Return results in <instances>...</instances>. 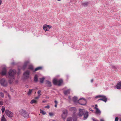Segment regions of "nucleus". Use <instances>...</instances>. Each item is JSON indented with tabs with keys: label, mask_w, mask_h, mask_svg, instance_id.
<instances>
[{
	"label": "nucleus",
	"mask_w": 121,
	"mask_h": 121,
	"mask_svg": "<svg viewBox=\"0 0 121 121\" xmlns=\"http://www.w3.org/2000/svg\"><path fill=\"white\" fill-rule=\"evenodd\" d=\"M79 112L78 113V115L79 117H81L83 115V119L84 120L86 119L88 116V112L86 111L85 109H83L80 108L79 109Z\"/></svg>",
	"instance_id": "1"
},
{
	"label": "nucleus",
	"mask_w": 121,
	"mask_h": 121,
	"mask_svg": "<svg viewBox=\"0 0 121 121\" xmlns=\"http://www.w3.org/2000/svg\"><path fill=\"white\" fill-rule=\"evenodd\" d=\"M16 71L15 69L10 70L9 72V78L10 80H9V82L10 84H11L13 81V80L14 79V77L15 75L16 74Z\"/></svg>",
	"instance_id": "2"
},
{
	"label": "nucleus",
	"mask_w": 121,
	"mask_h": 121,
	"mask_svg": "<svg viewBox=\"0 0 121 121\" xmlns=\"http://www.w3.org/2000/svg\"><path fill=\"white\" fill-rule=\"evenodd\" d=\"M21 115L25 118L29 117V114L24 110L22 109L20 111Z\"/></svg>",
	"instance_id": "3"
},
{
	"label": "nucleus",
	"mask_w": 121,
	"mask_h": 121,
	"mask_svg": "<svg viewBox=\"0 0 121 121\" xmlns=\"http://www.w3.org/2000/svg\"><path fill=\"white\" fill-rule=\"evenodd\" d=\"M78 102L81 105H85L86 103V99L84 98H80Z\"/></svg>",
	"instance_id": "4"
},
{
	"label": "nucleus",
	"mask_w": 121,
	"mask_h": 121,
	"mask_svg": "<svg viewBox=\"0 0 121 121\" xmlns=\"http://www.w3.org/2000/svg\"><path fill=\"white\" fill-rule=\"evenodd\" d=\"M68 114V111L66 109H65L63 110V113L61 114V116L65 120V118L66 117Z\"/></svg>",
	"instance_id": "5"
},
{
	"label": "nucleus",
	"mask_w": 121,
	"mask_h": 121,
	"mask_svg": "<svg viewBox=\"0 0 121 121\" xmlns=\"http://www.w3.org/2000/svg\"><path fill=\"white\" fill-rule=\"evenodd\" d=\"M0 83L2 86H6L7 84V82L5 79L3 78L0 80Z\"/></svg>",
	"instance_id": "6"
},
{
	"label": "nucleus",
	"mask_w": 121,
	"mask_h": 121,
	"mask_svg": "<svg viewBox=\"0 0 121 121\" xmlns=\"http://www.w3.org/2000/svg\"><path fill=\"white\" fill-rule=\"evenodd\" d=\"M52 27V26L47 25H45L43 27V29L45 31H49V29Z\"/></svg>",
	"instance_id": "7"
},
{
	"label": "nucleus",
	"mask_w": 121,
	"mask_h": 121,
	"mask_svg": "<svg viewBox=\"0 0 121 121\" xmlns=\"http://www.w3.org/2000/svg\"><path fill=\"white\" fill-rule=\"evenodd\" d=\"M30 73V71L28 70H27L23 73V76L25 78L27 79L29 78Z\"/></svg>",
	"instance_id": "8"
},
{
	"label": "nucleus",
	"mask_w": 121,
	"mask_h": 121,
	"mask_svg": "<svg viewBox=\"0 0 121 121\" xmlns=\"http://www.w3.org/2000/svg\"><path fill=\"white\" fill-rule=\"evenodd\" d=\"M5 113L9 117H11L13 116V113L8 110H5Z\"/></svg>",
	"instance_id": "9"
},
{
	"label": "nucleus",
	"mask_w": 121,
	"mask_h": 121,
	"mask_svg": "<svg viewBox=\"0 0 121 121\" xmlns=\"http://www.w3.org/2000/svg\"><path fill=\"white\" fill-rule=\"evenodd\" d=\"M100 100L106 103L107 101V98L106 96L102 95L101 98L98 100V101Z\"/></svg>",
	"instance_id": "10"
},
{
	"label": "nucleus",
	"mask_w": 121,
	"mask_h": 121,
	"mask_svg": "<svg viewBox=\"0 0 121 121\" xmlns=\"http://www.w3.org/2000/svg\"><path fill=\"white\" fill-rule=\"evenodd\" d=\"M69 110L70 111L74 113L76 112V109L75 107H72L69 108Z\"/></svg>",
	"instance_id": "11"
},
{
	"label": "nucleus",
	"mask_w": 121,
	"mask_h": 121,
	"mask_svg": "<svg viewBox=\"0 0 121 121\" xmlns=\"http://www.w3.org/2000/svg\"><path fill=\"white\" fill-rule=\"evenodd\" d=\"M116 88L118 89H121V81H120L115 86Z\"/></svg>",
	"instance_id": "12"
},
{
	"label": "nucleus",
	"mask_w": 121,
	"mask_h": 121,
	"mask_svg": "<svg viewBox=\"0 0 121 121\" xmlns=\"http://www.w3.org/2000/svg\"><path fill=\"white\" fill-rule=\"evenodd\" d=\"M94 108L96 109L95 112L97 114L100 115L101 113L100 110L97 107H95Z\"/></svg>",
	"instance_id": "13"
},
{
	"label": "nucleus",
	"mask_w": 121,
	"mask_h": 121,
	"mask_svg": "<svg viewBox=\"0 0 121 121\" xmlns=\"http://www.w3.org/2000/svg\"><path fill=\"white\" fill-rule=\"evenodd\" d=\"M6 69L4 67L3 69L2 70L1 72V74L4 75L6 74Z\"/></svg>",
	"instance_id": "14"
},
{
	"label": "nucleus",
	"mask_w": 121,
	"mask_h": 121,
	"mask_svg": "<svg viewBox=\"0 0 121 121\" xmlns=\"http://www.w3.org/2000/svg\"><path fill=\"white\" fill-rule=\"evenodd\" d=\"M29 62L28 61H26L25 62V63L24 64L23 66V69L24 70L28 64V63Z\"/></svg>",
	"instance_id": "15"
},
{
	"label": "nucleus",
	"mask_w": 121,
	"mask_h": 121,
	"mask_svg": "<svg viewBox=\"0 0 121 121\" xmlns=\"http://www.w3.org/2000/svg\"><path fill=\"white\" fill-rule=\"evenodd\" d=\"M73 101L74 102V103H78V100H77V97L74 96L73 98Z\"/></svg>",
	"instance_id": "16"
},
{
	"label": "nucleus",
	"mask_w": 121,
	"mask_h": 121,
	"mask_svg": "<svg viewBox=\"0 0 121 121\" xmlns=\"http://www.w3.org/2000/svg\"><path fill=\"white\" fill-rule=\"evenodd\" d=\"M53 84L54 85H57L58 84V80L56 78H55L53 79Z\"/></svg>",
	"instance_id": "17"
},
{
	"label": "nucleus",
	"mask_w": 121,
	"mask_h": 121,
	"mask_svg": "<svg viewBox=\"0 0 121 121\" xmlns=\"http://www.w3.org/2000/svg\"><path fill=\"white\" fill-rule=\"evenodd\" d=\"M63 80L61 79H60L58 80L57 85L58 86H60L61 84L63 82Z\"/></svg>",
	"instance_id": "18"
},
{
	"label": "nucleus",
	"mask_w": 121,
	"mask_h": 121,
	"mask_svg": "<svg viewBox=\"0 0 121 121\" xmlns=\"http://www.w3.org/2000/svg\"><path fill=\"white\" fill-rule=\"evenodd\" d=\"M70 90L69 89L65 91H64V94L65 95H67L68 94H69L70 93Z\"/></svg>",
	"instance_id": "19"
},
{
	"label": "nucleus",
	"mask_w": 121,
	"mask_h": 121,
	"mask_svg": "<svg viewBox=\"0 0 121 121\" xmlns=\"http://www.w3.org/2000/svg\"><path fill=\"white\" fill-rule=\"evenodd\" d=\"M46 83L48 84L47 86H48L51 87L52 86L51 83L50 81H46Z\"/></svg>",
	"instance_id": "20"
},
{
	"label": "nucleus",
	"mask_w": 121,
	"mask_h": 121,
	"mask_svg": "<svg viewBox=\"0 0 121 121\" xmlns=\"http://www.w3.org/2000/svg\"><path fill=\"white\" fill-rule=\"evenodd\" d=\"M88 2H85L82 3V5L84 7H86L88 5Z\"/></svg>",
	"instance_id": "21"
},
{
	"label": "nucleus",
	"mask_w": 121,
	"mask_h": 121,
	"mask_svg": "<svg viewBox=\"0 0 121 121\" xmlns=\"http://www.w3.org/2000/svg\"><path fill=\"white\" fill-rule=\"evenodd\" d=\"M37 103V101L34 99L32 100L30 102V103L31 104H32L34 103Z\"/></svg>",
	"instance_id": "22"
},
{
	"label": "nucleus",
	"mask_w": 121,
	"mask_h": 121,
	"mask_svg": "<svg viewBox=\"0 0 121 121\" xmlns=\"http://www.w3.org/2000/svg\"><path fill=\"white\" fill-rule=\"evenodd\" d=\"M40 113H41L43 115H45L46 114V112H45L43 111V110H42L41 109H40Z\"/></svg>",
	"instance_id": "23"
},
{
	"label": "nucleus",
	"mask_w": 121,
	"mask_h": 121,
	"mask_svg": "<svg viewBox=\"0 0 121 121\" xmlns=\"http://www.w3.org/2000/svg\"><path fill=\"white\" fill-rule=\"evenodd\" d=\"M42 68V67H39L36 68L35 70V71H36L38 70L41 69Z\"/></svg>",
	"instance_id": "24"
},
{
	"label": "nucleus",
	"mask_w": 121,
	"mask_h": 121,
	"mask_svg": "<svg viewBox=\"0 0 121 121\" xmlns=\"http://www.w3.org/2000/svg\"><path fill=\"white\" fill-rule=\"evenodd\" d=\"M33 90V89H30L29 91L27 93V94L28 95H30L32 91Z\"/></svg>",
	"instance_id": "25"
},
{
	"label": "nucleus",
	"mask_w": 121,
	"mask_h": 121,
	"mask_svg": "<svg viewBox=\"0 0 121 121\" xmlns=\"http://www.w3.org/2000/svg\"><path fill=\"white\" fill-rule=\"evenodd\" d=\"M34 81L36 82L38 81L37 76V75H36L34 78Z\"/></svg>",
	"instance_id": "26"
},
{
	"label": "nucleus",
	"mask_w": 121,
	"mask_h": 121,
	"mask_svg": "<svg viewBox=\"0 0 121 121\" xmlns=\"http://www.w3.org/2000/svg\"><path fill=\"white\" fill-rule=\"evenodd\" d=\"M112 68L113 69H115L117 68L118 67L117 66H115L114 65H112L111 66Z\"/></svg>",
	"instance_id": "27"
},
{
	"label": "nucleus",
	"mask_w": 121,
	"mask_h": 121,
	"mask_svg": "<svg viewBox=\"0 0 121 121\" xmlns=\"http://www.w3.org/2000/svg\"><path fill=\"white\" fill-rule=\"evenodd\" d=\"M4 94L1 92H0V97L3 98L4 97Z\"/></svg>",
	"instance_id": "28"
},
{
	"label": "nucleus",
	"mask_w": 121,
	"mask_h": 121,
	"mask_svg": "<svg viewBox=\"0 0 121 121\" xmlns=\"http://www.w3.org/2000/svg\"><path fill=\"white\" fill-rule=\"evenodd\" d=\"M44 79V78H40V82L41 83H43Z\"/></svg>",
	"instance_id": "29"
},
{
	"label": "nucleus",
	"mask_w": 121,
	"mask_h": 121,
	"mask_svg": "<svg viewBox=\"0 0 121 121\" xmlns=\"http://www.w3.org/2000/svg\"><path fill=\"white\" fill-rule=\"evenodd\" d=\"M5 108L4 106H2V109H1V110L2 112L3 113L5 111Z\"/></svg>",
	"instance_id": "30"
},
{
	"label": "nucleus",
	"mask_w": 121,
	"mask_h": 121,
	"mask_svg": "<svg viewBox=\"0 0 121 121\" xmlns=\"http://www.w3.org/2000/svg\"><path fill=\"white\" fill-rule=\"evenodd\" d=\"M72 117H70L68 118L66 121H72Z\"/></svg>",
	"instance_id": "31"
},
{
	"label": "nucleus",
	"mask_w": 121,
	"mask_h": 121,
	"mask_svg": "<svg viewBox=\"0 0 121 121\" xmlns=\"http://www.w3.org/2000/svg\"><path fill=\"white\" fill-rule=\"evenodd\" d=\"M29 69H30L32 70H33V67L31 65L29 66Z\"/></svg>",
	"instance_id": "32"
},
{
	"label": "nucleus",
	"mask_w": 121,
	"mask_h": 121,
	"mask_svg": "<svg viewBox=\"0 0 121 121\" xmlns=\"http://www.w3.org/2000/svg\"><path fill=\"white\" fill-rule=\"evenodd\" d=\"M102 95H99L96 96L95 98H101L102 96Z\"/></svg>",
	"instance_id": "33"
},
{
	"label": "nucleus",
	"mask_w": 121,
	"mask_h": 121,
	"mask_svg": "<svg viewBox=\"0 0 121 121\" xmlns=\"http://www.w3.org/2000/svg\"><path fill=\"white\" fill-rule=\"evenodd\" d=\"M49 114L50 116H52L54 115V114L52 112L49 113Z\"/></svg>",
	"instance_id": "34"
},
{
	"label": "nucleus",
	"mask_w": 121,
	"mask_h": 121,
	"mask_svg": "<svg viewBox=\"0 0 121 121\" xmlns=\"http://www.w3.org/2000/svg\"><path fill=\"white\" fill-rule=\"evenodd\" d=\"M8 94V97L9 99H11V97L10 95L8 93H7Z\"/></svg>",
	"instance_id": "35"
},
{
	"label": "nucleus",
	"mask_w": 121,
	"mask_h": 121,
	"mask_svg": "<svg viewBox=\"0 0 121 121\" xmlns=\"http://www.w3.org/2000/svg\"><path fill=\"white\" fill-rule=\"evenodd\" d=\"M92 119L93 120V121H99L98 120H97L96 119H95L94 118H92Z\"/></svg>",
	"instance_id": "36"
},
{
	"label": "nucleus",
	"mask_w": 121,
	"mask_h": 121,
	"mask_svg": "<svg viewBox=\"0 0 121 121\" xmlns=\"http://www.w3.org/2000/svg\"><path fill=\"white\" fill-rule=\"evenodd\" d=\"M3 102L2 101H0V106L3 105Z\"/></svg>",
	"instance_id": "37"
},
{
	"label": "nucleus",
	"mask_w": 121,
	"mask_h": 121,
	"mask_svg": "<svg viewBox=\"0 0 121 121\" xmlns=\"http://www.w3.org/2000/svg\"><path fill=\"white\" fill-rule=\"evenodd\" d=\"M41 92V91L40 90H39L38 91L37 93H38V94H39V95H40V94H40Z\"/></svg>",
	"instance_id": "38"
},
{
	"label": "nucleus",
	"mask_w": 121,
	"mask_h": 121,
	"mask_svg": "<svg viewBox=\"0 0 121 121\" xmlns=\"http://www.w3.org/2000/svg\"><path fill=\"white\" fill-rule=\"evenodd\" d=\"M41 95V94H40V95H38V96H37V97H36L35 98V99H38L39 98L40 96V95Z\"/></svg>",
	"instance_id": "39"
},
{
	"label": "nucleus",
	"mask_w": 121,
	"mask_h": 121,
	"mask_svg": "<svg viewBox=\"0 0 121 121\" xmlns=\"http://www.w3.org/2000/svg\"><path fill=\"white\" fill-rule=\"evenodd\" d=\"M118 117H116L115 120V121H118Z\"/></svg>",
	"instance_id": "40"
},
{
	"label": "nucleus",
	"mask_w": 121,
	"mask_h": 121,
	"mask_svg": "<svg viewBox=\"0 0 121 121\" xmlns=\"http://www.w3.org/2000/svg\"><path fill=\"white\" fill-rule=\"evenodd\" d=\"M45 108H50V106L49 105H47L45 107Z\"/></svg>",
	"instance_id": "41"
},
{
	"label": "nucleus",
	"mask_w": 121,
	"mask_h": 121,
	"mask_svg": "<svg viewBox=\"0 0 121 121\" xmlns=\"http://www.w3.org/2000/svg\"><path fill=\"white\" fill-rule=\"evenodd\" d=\"M55 103V104H57V102L56 100H55L54 101Z\"/></svg>",
	"instance_id": "42"
},
{
	"label": "nucleus",
	"mask_w": 121,
	"mask_h": 121,
	"mask_svg": "<svg viewBox=\"0 0 121 121\" xmlns=\"http://www.w3.org/2000/svg\"><path fill=\"white\" fill-rule=\"evenodd\" d=\"M73 121H77V119L76 118H74V119H73Z\"/></svg>",
	"instance_id": "43"
},
{
	"label": "nucleus",
	"mask_w": 121,
	"mask_h": 121,
	"mask_svg": "<svg viewBox=\"0 0 121 121\" xmlns=\"http://www.w3.org/2000/svg\"><path fill=\"white\" fill-rule=\"evenodd\" d=\"M100 121H104V120L103 119H101L100 120Z\"/></svg>",
	"instance_id": "44"
},
{
	"label": "nucleus",
	"mask_w": 121,
	"mask_h": 121,
	"mask_svg": "<svg viewBox=\"0 0 121 121\" xmlns=\"http://www.w3.org/2000/svg\"><path fill=\"white\" fill-rule=\"evenodd\" d=\"M89 110L91 111L92 112H93L94 111L91 108H90L89 109Z\"/></svg>",
	"instance_id": "45"
},
{
	"label": "nucleus",
	"mask_w": 121,
	"mask_h": 121,
	"mask_svg": "<svg viewBox=\"0 0 121 121\" xmlns=\"http://www.w3.org/2000/svg\"><path fill=\"white\" fill-rule=\"evenodd\" d=\"M2 3V1L1 0H0V5Z\"/></svg>",
	"instance_id": "46"
},
{
	"label": "nucleus",
	"mask_w": 121,
	"mask_h": 121,
	"mask_svg": "<svg viewBox=\"0 0 121 121\" xmlns=\"http://www.w3.org/2000/svg\"><path fill=\"white\" fill-rule=\"evenodd\" d=\"M57 104H55V107L56 108L57 107Z\"/></svg>",
	"instance_id": "47"
},
{
	"label": "nucleus",
	"mask_w": 121,
	"mask_h": 121,
	"mask_svg": "<svg viewBox=\"0 0 121 121\" xmlns=\"http://www.w3.org/2000/svg\"><path fill=\"white\" fill-rule=\"evenodd\" d=\"M4 93H7V92L6 91H4Z\"/></svg>",
	"instance_id": "48"
},
{
	"label": "nucleus",
	"mask_w": 121,
	"mask_h": 121,
	"mask_svg": "<svg viewBox=\"0 0 121 121\" xmlns=\"http://www.w3.org/2000/svg\"><path fill=\"white\" fill-rule=\"evenodd\" d=\"M93 79H91V82H93Z\"/></svg>",
	"instance_id": "49"
},
{
	"label": "nucleus",
	"mask_w": 121,
	"mask_h": 121,
	"mask_svg": "<svg viewBox=\"0 0 121 121\" xmlns=\"http://www.w3.org/2000/svg\"><path fill=\"white\" fill-rule=\"evenodd\" d=\"M46 102V101L45 100V101H42V102L43 103H45V102Z\"/></svg>",
	"instance_id": "50"
},
{
	"label": "nucleus",
	"mask_w": 121,
	"mask_h": 121,
	"mask_svg": "<svg viewBox=\"0 0 121 121\" xmlns=\"http://www.w3.org/2000/svg\"><path fill=\"white\" fill-rule=\"evenodd\" d=\"M95 107H97V104H96L95 105Z\"/></svg>",
	"instance_id": "51"
},
{
	"label": "nucleus",
	"mask_w": 121,
	"mask_h": 121,
	"mask_svg": "<svg viewBox=\"0 0 121 121\" xmlns=\"http://www.w3.org/2000/svg\"><path fill=\"white\" fill-rule=\"evenodd\" d=\"M69 99H70V96H69Z\"/></svg>",
	"instance_id": "52"
},
{
	"label": "nucleus",
	"mask_w": 121,
	"mask_h": 121,
	"mask_svg": "<svg viewBox=\"0 0 121 121\" xmlns=\"http://www.w3.org/2000/svg\"><path fill=\"white\" fill-rule=\"evenodd\" d=\"M28 86H26V87H28Z\"/></svg>",
	"instance_id": "53"
},
{
	"label": "nucleus",
	"mask_w": 121,
	"mask_h": 121,
	"mask_svg": "<svg viewBox=\"0 0 121 121\" xmlns=\"http://www.w3.org/2000/svg\"><path fill=\"white\" fill-rule=\"evenodd\" d=\"M19 72H18V73L17 74H18V75H19Z\"/></svg>",
	"instance_id": "54"
},
{
	"label": "nucleus",
	"mask_w": 121,
	"mask_h": 121,
	"mask_svg": "<svg viewBox=\"0 0 121 121\" xmlns=\"http://www.w3.org/2000/svg\"><path fill=\"white\" fill-rule=\"evenodd\" d=\"M52 121H56L55 120H52Z\"/></svg>",
	"instance_id": "55"
},
{
	"label": "nucleus",
	"mask_w": 121,
	"mask_h": 121,
	"mask_svg": "<svg viewBox=\"0 0 121 121\" xmlns=\"http://www.w3.org/2000/svg\"><path fill=\"white\" fill-rule=\"evenodd\" d=\"M120 121H121V118L120 119Z\"/></svg>",
	"instance_id": "56"
},
{
	"label": "nucleus",
	"mask_w": 121,
	"mask_h": 121,
	"mask_svg": "<svg viewBox=\"0 0 121 121\" xmlns=\"http://www.w3.org/2000/svg\"><path fill=\"white\" fill-rule=\"evenodd\" d=\"M12 64H13V63H12Z\"/></svg>",
	"instance_id": "57"
}]
</instances>
